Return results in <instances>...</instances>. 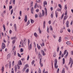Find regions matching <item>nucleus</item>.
<instances>
[{
    "instance_id": "f257e3e1",
    "label": "nucleus",
    "mask_w": 73,
    "mask_h": 73,
    "mask_svg": "<svg viewBox=\"0 0 73 73\" xmlns=\"http://www.w3.org/2000/svg\"><path fill=\"white\" fill-rule=\"evenodd\" d=\"M66 54V55L65 56V58H66L67 56H68V52L67 51V50H66L64 52V54H62L61 55V57H64V56Z\"/></svg>"
},
{
    "instance_id": "f03ea898",
    "label": "nucleus",
    "mask_w": 73,
    "mask_h": 73,
    "mask_svg": "<svg viewBox=\"0 0 73 73\" xmlns=\"http://www.w3.org/2000/svg\"><path fill=\"white\" fill-rule=\"evenodd\" d=\"M44 15H45V14H44V10H42V15H41V14L40 13L38 14V16L39 17H41V16H42V17H43V16H44Z\"/></svg>"
},
{
    "instance_id": "7ed1b4c3",
    "label": "nucleus",
    "mask_w": 73,
    "mask_h": 73,
    "mask_svg": "<svg viewBox=\"0 0 73 73\" xmlns=\"http://www.w3.org/2000/svg\"><path fill=\"white\" fill-rule=\"evenodd\" d=\"M70 63H71V64L70 65V68L72 67V65H73V60H72V59L70 58V62L69 63V65H70Z\"/></svg>"
},
{
    "instance_id": "20e7f679",
    "label": "nucleus",
    "mask_w": 73,
    "mask_h": 73,
    "mask_svg": "<svg viewBox=\"0 0 73 73\" xmlns=\"http://www.w3.org/2000/svg\"><path fill=\"white\" fill-rule=\"evenodd\" d=\"M54 61L55 62L54 63L55 68H56V69H57L58 68V66H56L57 65V59H56Z\"/></svg>"
},
{
    "instance_id": "39448f33",
    "label": "nucleus",
    "mask_w": 73,
    "mask_h": 73,
    "mask_svg": "<svg viewBox=\"0 0 73 73\" xmlns=\"http://www.w3.org/2000/svg\"><path fill=\"white\" fill-rule=\"evenodd\" d=\"M5 48V43H4V42H3L2 43V48L3 49H4Z\"/></svg>"
},
{
    "instance_id": "423d86ee",
    "label": "nucleus",
    "mask_w": 73,
    "mask_h": 73,
    "mask_svg": "<svg viewBox=\"0 0 73 73\" xmlns=\"http://www.w3.org/2000/svg\"><path fill=\"white\" fill-rule=\"evenodd\" d=\"M40 64V66L41 67H42L43 66V64H42V59H40V62H39Z\"/></svg>"
},
{
    "instance_id": "0eeeda50",
    "label": "nucleus",
    "mask_w": 73,
    "mask_h": 73,
    "mask_svg": "<svg viewBox=\"0 0 73 73\" xmlns=\"http://www.w3.org/2000/svg\"><path fill=\"white\" fill-rule=\"evenodd\" d=\"M32 48V44H30V45H28V49L29 50H30V49H31Z\"/></svg>"
},
{
    "instance_id": "6e6552de",
    "label": "nucleus",
    "mask_w": 73,
    "mask_h": 73,
    "mask_svg": "<svg viewBox=\"0 0 73 73\" xmlns=\"http://www.w3.org/2000/svg\"><path fill=\"white\" fill-rule=\"evenodd\" d=\"M66 26L67 28H69V21H67L66 23Z\"/></svg>"
},
{
    "instance_id": "1a4fd4ad",
    "label": "nucleus",
    "mask_w": 73,
    "mask_h": 73,
    "mask_svg": "<svg viewBox=\"0 0 73 73\" xmlns=\"http://www.w3.org/2000/svg\"><path fill=\"white\" fill-rule=\"evenodd\" d=\"M34 11V9L33 7H32L31 9V13L32 14H33V12Z\"/></svg>"
},
{
    "instance_id": "9d476101",
    "label": "nucleus",
    "mask_w": 73,
    "mask_h": 73,
    "mask_svg": "<svg viewBox=\"0 0 73 73\" xmlns=\"http://www.w3.org/2000/svg\"><path fill=\"white\" fill-rule=\"evenodd\" d=\"M14 27L15 31H16V30H17V27L16 24L14 25Z\"/></svg>"
},
{
    "instance_id": "9b49d317",
    "label": "nucleus",
    "mask_w": 73,
    "mask_h": 73,
    "mask_svg": "<svg viewBox=\"0 0 73 73\" xmlns=\"http://www.w3.org/2000/svg\"><path fill=\"white\" fill-rule=\"evenodd\" d=\"M24 21L25 22H27V15H26L25 16Z\"/></svg>"
},
{
    "instance_id": "f8f14e48",
    "label": "nucleus",
    "mask_w": 73,
    "mask_h": 73,
    "mask_svg": "<svg viewBox=\"0 0 73 73\" xmlns=\"http://www.w3.org/2000/svg\"><path fill=\"white\" fill-rule=\"evenodd\" d=\"M4 66H2V68L1 69V70L2 71V72H4Z\"/></svg>"
},
{
    "instance_id": "ddd939ff",
    "label": "nucleus",
    "mask_w": 73,
    "mask_h": 73,
    "mask_svg": "<svg viewBox=\"0 0 73 73\" xmlns=\"http://www.w3.org/2000/svg\"><path fill=\"white\" fill-rule=\"evenodd\" d=\"M18 64L19 65H22V63H21V60H19V61Z\"/></svg>"
},
{
    "instance_id": "4468645a",
    "label": "nucleus",
    "mask_w": 73,
    "mask_h": 73,
    "mask_svg": "<svg viewBox=\"0 0 73 73\" xmlns=\"http://www.w3.org/2000/svg\"><path fill=\"white\" fill-rule=\"evenodd\" d=\"M45 23H46V22L45 21H44V23H43V28L44 29L45 28Z\"/></svg>"
},
{
    "instance_id": "2eb2a0df",
    "label": "nucleus",
    "mask_w": 73,
    "mask_h": 73,
    "mask_svg": "<svg viewBox=\"0 0 73 73\" xmlns=\"http://www.w3.org/2000/svg\"><path fill=\"white\" fill-rule=\"evenodd\" d=\"M11 54H9L7 56V57L8 58H9L11 57Z\"/></svg>"
},
{
    "instance_id": "dca6fc26",
    "label": "nucleus",
    "mask_w": 73,
    "mask_h": 73,
    "mask_svg": "<svg viewBox=\"0 0 73 73\" xmlns=\"http://www.w3.org/2000/svg\"><path fill=\"white\" fill-rule=\"evenodd\" d=\"M61 37L60 36L59 38V39H58V41L59 42H60L61 41Z\"/></svg>"
},
{
    "instance_id": "f3484780",
    "label": "nucleus",
    "mask_w": 73,
    "mask_h": 73,
    "mask_svg": "<svg viewBox=\"0 0 73 73\" xmlns=\"http://www.w3.org/2000/svg\"><path fill=\"white\" fill-rule=\"evenodd\" d=\"M66 44L68 45H70L71 43L70 42L67 41L66 42Z\"/></svg>"
},
{
    "instance_id": "a211bd4d",
    "label": "nucleus",
    "mask_w": 73,
    "mask_h": 73,
    "mask_svg": "<svg viewBox=\"0 0 73 73\" xmlns=\"http://www.w3.org/2000/svg\"><path fill=\"white\" fill-rule=\"evenodd\" d=\"M27 39L26 38H25L24 40V42L25 43H25L27 42Z\"/></svg>"
},
{
    "instance_id": "6ab92c4d",
    "label": "nucleus",
    "mask_w": 73,
    "mask_h": 73,
    "mask_svg": "<svg viewBox=\"0 0 73 73\" xmlns=\"http://www.w3.org/2000/svg\"><path fill=\"white\" fill-rule=\"evenodd\" d=\"M58 13H57L56 12H55V15L56 18H57V17H58Z\"/></svg>"
},
{
    "instance_id": "aec40b11",
    "label": "nucleus",
    "mask_w": 73,
    "mask_h": 73,
    "mask_svg": "<svg viewBox=\"0 0 73 73\" xmlns=\"http://www.w3.org/2000/svg\"><path fill=\"white\" fill-rule=\"evenodd\" d=\"M44 9H45V11H46L45 15H46V16H47V10H46V8H44Z\"/></svg>"
},
{
    "instance_id": "412c9836",
    "label": "nucleus",
    "mask_w": 73,
    "mask_h": 73,
    "mask_svg": "<svg viewBox=\"0 0 73 73\" xmlns=\"http://www.w3.org/2000/svg\"><path fill=\"white\" fill-rule=\"evenodd\" d=\"M47 5V2H46V1H44V6H45V5Z\"/></svg>"
},
{
    "instance_id": "4be33fe9",
    "label": "nucleus",
    "mask_w": 73,
    "mask_h": 73,
    "mask_svg": "<svg viewBox=\"0 0 73 73\" xmlns=\"http://www.w3.org/2000/svg\"><path fill=\"white\" fill-rule=\"evenodd\" d=\"M62 73H65V68H64L63 69Z\"/></svg>"
},
{
    "instance_id": "5701e85b",
    "label": "nucleus",
    "mask_w": 73,
    "mask_h": 73,
    "mask_svg": "<svg viewBox=\"0 0 73 73\" xmlns=\"http://www.w3.org/2000/svg\"><path fill=\"white\" fill-rule=\"evenodd\" d=\"M58 6L61 9H62V6L61 5V4H59Z\"/></svg>"
},
{
    "instance_id": "b1692460",
    "label": "nucleus",
    "mask_w": 73,
    "mask_h": 73,
    "mask_svg": "<svg viewBox=\"0 0 73 73\" xmlns=\"http://www.w3.org/2000/svg\"><path fill=\"white\" fill-rule=\"evenodd\" d=\"M22 43L21 45V46L22 47H24V42H23V40H22Z\"/></svg>"
},
{
    "instance_id": "393cba45",
    "label": "nucleus",
    "mask_w": 73,
    "mask_h": 73,
    "mask_svg": "<svg viewBox=\"0 0 73 73\" xmlns=\"http://www.w3.org/2000/svg\"><path fill=\"white\" fill-rule=\"evenodd\" d=\"M65 64V58H63V64Z\"/></svg>"
},
{
    "instance_id": "a878e982",
    "label": "nucleus",
    "mask_w": 73,
    "mask_h": 73,
    "mask_svg": "<svg viewBox=\"0 0 73 73\" xmlns=\"http://www.w3.org/2000/svg\"><path fill=\"white\" fill-rule=\"evenodd\" d=\"M37 47L38 49H40V48H41V47H40V46H38V44H37Z\"/></svg>"
},
{
    "instance_id": "bb28decb",
    "label": "nucleus",
    "mask_w": 73,
    "mask_h": 73,
    "mask_svg": "<svg viewBox=\"0 0 73 73\" xmlns=\"http://www.w3.org/2000/svg\"><path fill=\"white\" fill-rule=\"evenodd\" d=\"M14 68H15V72H16L17 71V66H15L14 67Z\"/></svg>"
},
{
    "instance_id": "cd10ccee",
    "label": "nucleus",
    "mask_w": 73,
    "mask_h": 73,
    "mask_svg": "<svg viewBox=\"0 0 73 73\" xmlns=\"http://www.w3.org/2000/svg\"><path fill=\"white\" fill-rule=\"evenodd\" d=\"M39 56H38V58H41L42 59V57L41 56V55H40V54H39Z\"/></svg>"
},
{
    "instance_id": "c85d7f7f",
    "label": "nucleus",
    "mask_w": 73,
    "mask_h": 73,
    "mask_svg": "<svg viewBox=\"0 0 73 73\" xmlns=\"http://www.w3.org/2000/svg\"><path fill=\"white\" fill-rule=\"evenodd\" d=\"M53 13H52L51 15V17L52 18H53Z\"/></svg>"
},
{
    "instance_id": "c756f323",
    "label": "nucleus",
    "mask_w": 73,
    "mask_h": 73,
    "mask_svg": "<svg viewBox=\"0 0 73 73\" xmlns=\"http://www.w3.org/2000/svg\"><path fill=\"white\" fill-rule=\"evenodd\" d=\"M47 31L48 33H49V27H47Z\"/></svg>"
},
{
    "instance_id": "7c9ffc66",
    "label": "nucleus",
    "mask_w": 73,
    "mask_h": 73,
    "mask_svg": "<svg viewBox=\"0 0 73 73\" xmlns=\"http://www.w3.org/2000/svg\"><path fill=\"white\" fill-rule=\"evenodd\" d=\"M64 9H65V10H66L67 9V5H65L64 6Z\"/></svg>"
},
{
    "instance_id": "2f4dec72",
    "label": "nucleus",
    "mask_w": 73,
    "mask_h": 73,
    "mask_svg": "<svg viewBox=\"0 0 73 73\" xmlns=\"http://www.w3.org/2000/svg\"><path fill=\"white\" fill-rule=\"evenodd\" d=\"M50 31H52V30H53V28L51 26H50Z\"/></svg>"
},
{
    "instance_id": "473e14b6",
    "label": "nucleus",
    "mask_w": 73,
    "mask_h": 73,
    "mask_svg": "<svg viewBox=\"0 0 73 73\" xmlns=\"http://www.w3.org/2000/svg\"><path fill=\"white\" fill-rule=\"evenodd\" d=\"M34 35L35 36V37H37V35L36 33H34Z\"/></svg>"
},
{
    "instance_id": "72a5a7b5",
    "label": "nucleus",
    "mask_w": 73,
    "mask_h": 73,
    "mask_svg": "<svg viewBox=\"0 0 73 73\" xmlns=\"http://www.w3.org/2000/svg\"><path fill=\"white\" fill-rule=\"evenodd\" d=\"M27 68H24L23 69V72H24V71H25V69H26Z\"/></svg>"
},
{
    "instance_id": "f704fd0d",
    "label": "nucleus",
    "mask_w": 73,
    "mask_h": 73,
    "mask_svg": "<svg viewBox=\"0 0 73 73\" xmlns=\"http://www.w3.org/2000/svg\"><path fill=\"white\" fill-rule=\"evenodd\" d=\"M21 13H22L21 11H19V14L21 16H22V14Z\"/></svg>"
},
{
    "instance_id": "c9c22d12",
    "label": "nucleus",
    "mask_w": 73,
    "mask_h": 73,
    "mask_svg": "<svg viewBox=\"0 0 73 73\" xmlns=\"http://www.w3.org/2000/svg\"><path fill=\"white\" fill-rule=\"evenodd\" d=\"M31 23H32V24H33V23H34V21L32 19H31Z\"/></svg>"
},
{
    "instance_id": "e433bc0d",
    "label": "nucleus",
    "mask_w": 73,
    "mask_h": 73,
    "mask_svg": "<svg viewBox=\"0 0 73 73\" xmlns=\"http://www.w3.org/2000/svg\"><path fill=\"white\" fill-rule=\"evenodd\" d=\"M60 70V69L59 68H58L57 70V73H59V71Z\"/></svg>"
},
{
    "instance_id": "4c0bfd02",
    "label": "nucleus",
    "mask_w": 73,
    "mask_h": 73,
    "mask_svg": "<svg viewBox=\"0 0 73 73\" xmlns=\"http://www.w3.org/2000/svg\"><path fill=\"white\" fill-rule=\"evenodd\" d=\"M13 10L12 9L11 10V15H12V13H13Z\"/></svg>"
},
{
    "instance_id": "58836bf2",
    "label": "nucleus",
    "mask_w": 73,
    "mask_h": 73,
    "mask_svg": "<svg viewBox=\"0 0 73 73\" xmlns=\"http://www.w3.org/2000/svg\"><path fill=\"white\" fill-rule=\"evenodd\" d=\"M16 41V40H14L12 42V43L13 44H15V42Z\"/></svg>"
},
{
    "instance_id": "ea45409f",
    "label": "nucleus",
    "mask_w": 73,
    "mask_h": 73,
    "mask_svg": "<svg viewBox=\"0 0 73 73\" xmlns=\"http://www.w3.org/2000/svg\"><path fill=\"white\" fill-rule=\"evenodd\" d=\"M65 39L66 41H67V40H69V38L67 37H65Z\"/></svg>"
},
{
    "instance_id": "a19ab883",
    "label": "nucleus",
    "mask_w": 73,
    "mask_h": 73,
    "mask_svg": "<svg viewBox=\"0 0 73 73\" xmlns=\"http://www.w3.org/2000/svg\"><path fill=\"white\" fill-rule=\"evenodd\" d=\"M61 9H58L57 10V11H58L59 12H61Z\"/></svg>"
},
{
    "instance_id": "79ce46f5",
    "label": "nucleus",
    "mask_w": 73,
    "mask_h": 73,
    "mask_svg": "<svg viewBox=\"0 0 73 73\" xmlns=\"http://www.w3.org/2000/svg\"><path fill=\"white\" fill-rule=\"evenodd\" d=\"M32 5H33V2H31L30 5L31 7L32 6Z\"/></svg>"
},
{
    "instance_id": "37998d69",
    "label": "nucleus",
    "mask_w": 73,
    "mask_h": 73,
    "mask_svg": "<svg viewBox=\"0 0 73 73\" xmlns=\"http://www.w3.org/2000/svg\"><path fill=\"white\" fill-rule=\"evenodd\" d=\"M3 27L4 29V31H5V25H3Z\"/></svg>"
},
{
    "instance_id": "c03bdc74",
    "label": "nucleus",
    "mask_w": 73,
    "mask_h": 73,
    "mask_svg": "<svg viewBox=\"0 0 73 73\" xmlns=\"http://www.w3.org/2000/svg\"><path fill=\"white\" fill-rule=\"evenodd\" d=\"M64 14H63L62 15L61 17V19H62L63 18V17H64Z\"/></svg>"
},
{
    "instance_id": "a18cd8bd",
    "label": "nucleus",
    "mask_w": 73,
    "mask_h": 73,
    "mask_svg": "<svg viewBox=\"0 0 73 73\" xmlns=\"http://www.w3.org/2000/svg\"><path fill=\"white\" fill-rule=\"evenodd\" d=\"M25 68H26V69H27V68L28 67V65L27 64H26L25 66Z\"/></svg>"
},
{
    "instance_id": "49530a36",
    "label": "nucleus",
    "mask_w": 73,
    "mask_h": 73,
    "mask_svg": "<svg viewBox=\"0 0 73 73\" xmlns=\"http://www.w3.org/2000/svg\"><path fill=\"white\" fill-rule=\"evenodd\" d=\"M63 32V29H61L60 31V33H62Z\"/></svg>"
},
{
    "instance_id": "de8ad7c7",
    "label": "nucleus",
    "mask_w": 73,
    "mask_h": 73,
    "mask_svg": "<svg viewBox=\"0 0 73 73\" xmlns=\"http://www.w3.org/2000/svg\"><path fill=\"white\" fill-rule=\"evenodd\" d=\"M38 30L39 31V33H41V30H40V28H39Z\"/></svg>"
},
{
    "instance_id": "09e8293b",
    "label": "nucleus",
    "mask_w": 73,
    "mask_h": 73,
    "mask_svg": "<svg viewBox=\"0 0 73 73\" xmlns=\"http://www.w3.org/2000/svg\"><path fill=\"white\" fill-rule=\"evenodd\" d=\"M13 4H15V0H13Z\"/></svg>"
},
{
    "instance_id": "8fccbe9b",
    "label": "nucleus",
    "mask_w": 73,
    "mask_h": 73,
    "mask_svg": "<svg viewBox=\"0 0 73 73\" xmlns=\"http://www.w3.org/2000/svg\"><path fill=\"white\" fill-rule=\"evenodd\" d=\"M18 57H21V55L19 54V53H18Z\"/></svg>"
},
{
    "instance_id": "3c124183",
    "label": "nucleus",
    "mask_w": 73,
    "mask_h": 73,
    "mask_svg": "<svg viewBox=\"0 0 73 73\" xmlns=\"http://www.w3.org/2000/svg\"><path fill=\"white\" fill-rule=\"evenodd\" d=\"M20 51L21 52H23V49L22 48H21L20 50Z\"/></svg>"
},
{
    "instance_id": "603ef678",
    "label": "nucleus",
    "mask_w": 73,
    "mask_h": 73,
    "mask_svg": "<svg viewBox=\"0 0 73 73\" xmlns=\"http://www.w3.org/2000/svg\"><path fill=\"white\" fill-rule=\"evenodd\" d=\"M12 6H9V9H12Z\"/></svg>"
},
{
    "instance_id": "864d4df0",
    "label": "nucleus",
    "mask_w": 73,
    "mask_h": 73,
    "mask_svg": "<svg viewBox=\"0 0 73 73\" xmlns=\"http://www.w3.org/2000/svg\"><path fill=\"white\" fill-rule=\"evenodd\" d=\"M68 32H70V29H68Z\"/></svg>"
},
{
    "instance_id": "5fc2aeb1",
    "label": "nucleus",
    "mask_w": 73,
    "mask_h": 73,
    "mask_svg": "<svg viewBox=\"0 0 73 73\" xmlns=\"http://www.w3.org/2000/svg\"><path fill=\"white\" fill-rule=\"evenodd\" d=\"M40 0H36V1L37 3H40Z\"/></svg>"
},
{
    "instance_id": "6e6d98bb",
    "label": "nucleus",
    "mask_w": 73,
    "mask_h": 73,
    "mask_svg": "<svg viewBox=\"0 0 73 73\" xmlns=\"http://www.w3.org/2000/svg\"><path fill=\"white\" fill-rule=\"evenodd\" d=\"M34 63H35V60H33L32 62V65H33V64H34Z\"/></svg>"
},
{
    "instance_id": "4d7b16f0",
    "label": "nucleus",
    "mask_w": 73,
    "mask_h": 73,
    "mask_svg": "<svg viewBox=\"0 0 73 73\" xmlns=\"http://www.w3.org/2000/svg\"><path fill=\"white\" fill-rule=\"evenodd\" d=\"M66 17L64 16V20H66Z\"/></svg>"
},
{
    "instance_id": "13d9d810",
    "label": "nucleus",
    "mask_w": 73,
    "mask_h": 73,
    "mask_svg": "<svg viewBox=\"0 0 73 73\" xmlns=\"http://www.w3.org/2000/svg\"><path fill=\"white\" fill-rule=\"evenodd\" d=\"M59 49H60V48H59V47H58V48H57V52H59Z\"/></svg>"
},
{
    "instance_id": "bf43d9fd",
    "label": "nucleus",
    "mask_w": 73,
    "mask_h": 73,
    "mask_svg": "<svg viewBox=\"0 0 73 73\" xmlns=\"http://www.w3.org/2000/svg\"><path fill=\"white\" fill-rule=\"evenodd\" d=\"M62 53V52H61V51H60V53L59 54L60 56H61V54Z\"/></svg>"
},
{
    "instance_id": "052dcab7",
    "label": "nucleus",
    "mask_w": 73,
    "mask_h": 73,
    "mask_svg": "<svg viewBox=\"0 0 73 73\" xmlns=\"http://www.w3.org/2000/svg\"><path fill=\"white\" fill-rule=\"evenodd\" d=\"M38 73H41V70H38Z\"/></svg>"
},
{
    "instance_id": "680f3d73",
    "label": "nucleus",
    "mask_w": 73,
    "mask_h": 73,
    "mask_svg": "<svg viewBox=\"0 0 73 73\" xmlns=\"http://www.w3.org/2000/svg\"><path fill=\"white\" fill-rule=\"evenodd\" d=\"M37 5V3L35 4V5L34 6V8H36V6Z\"/></svg>"
},
{
    "instance_id": "e2e57ef3",
    "label": "nucleus",
    "mask_w": 73,
    "mask_h": 73,
    "mask_svg": "<svg viewBox=\"0 0 73 73\" xmlns=\"http://www.w3.org/2000/svg\"><path fill=\"white\" fill-rule=\"evenodd\" d=\"M9 33L11 34L12 33V31L11 30H10L9 31Z\"/></svg>"
},
{
    "instance_id": "0e129e2a",
    "label": "nucleus",
    "mask_w": 73,
    "mask_h": 73,
    "mask_svg": "<svg viewBox=\"0 0 73 73\" xmlns=\"http://www.w3.org/2000/svg\"><path fill=\"white\" fill-rule=\"evenodd\" d=\"M42 54L43 56H45V53L44 52V53H42Z\"/></svg>"
},
{
    "instance_id": "69168bd1",
    "label": "nucleus",
    "mask_w": 73,
    "mask_h": 73,
    "mask_svg": "<svg viewBox=\"0 0 73 73\" xmlns=\"http://www.w3.org/2000/svg\"><path fill=\"white\" fill-rule=\"evenodd\" d=\"M41 52L42 53L44 52V50H41Z\"/></svg>"
},
{
    "instance_id": "338daca9",
    "label": "nucleus",
    "mask_w": 73,
    "mask_h": 73,
    "mask_svg": "<svg viewBox=\"0 0 73 73\" xmlns=\"http://www.w3.org/2000/svg\"><path fill=\"white\" fill-rule=\"evenodd\" d=\"M21 60L22 61H24V60H25V58H23Z\"/></svg>"
},
{
    "instance_id": "774afa93",
    "label": "nucleus",
    "mask_w": 73,
    "mask_h": 73,
    "mask_svg": "<svg viewBox=\"0 0 73 73\" xmlns=\"http://www.w3.org/2000/svg\"><path fill=\"white\" fill-rule=\"evenodd\" d=\"M36 11L37 12H38L39 11V10L38 9H36Z\"/></svg>"
}]
</instances>
